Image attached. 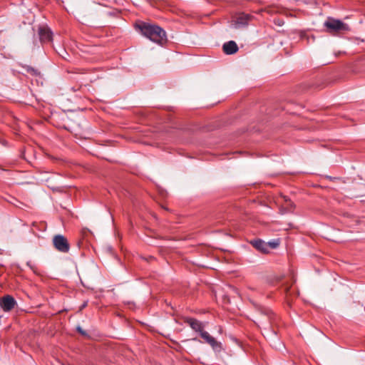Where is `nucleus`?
Wrapping results in <instances>:
<instances>
[{"label":"nucleus","instance_id":"5","mask_svg":"<svg viewBox=\"0 0 365 365\" xmlns=\"http://www.w3.org/2000/svg\"><path fill=\"white\" fill-rule=\"evenodd\" d=\"M200 336L204 341L207 343L214 350H220L221 349V343L218 342L213 336H212L207 331H203L200 334Z\"/></svg>","mask_w":365,"mask_h":365},{"label":"nucleus","instance_id":"10","mask_svg":"<svg viewBox=\"0 0 365 365\" xmlns=\"http://www.w3.org/2000/svg\"><path fill=\"white\" fill-rule=\"evenodd\" d=\"M252 245L258 250L262 252L266 253L268 252L267 245L261 240H257L252 242Z\"/></svg>","mask_w":365,"mask_h":365},{"label":"nucleus","instance_id":"2","mask_svg":"<svg viewBox=\"0 0 365 365\" xmlns=\"http://www.w3.org/2000/svg\"><path fill=\"white\" fill-rule=\"evenodd\" d=\"M324 26L329 33L335 34L341 31H348L349 26L341 21L333 18H328L324 22Z\"/></svg>","mask_w":365,"mask_h":365},{"label":"nucleus","instance_id":"3","mask_svg":"<svg viewBox=\"0 0 365 365\" xmlns=\"http://www.w3.org/2000/svg\"><path fill=\"white\" fill-rule=\"evenodd\" d=\"M53 243L55 248L61 252H68L69 251V244L65 237L58 235L53 237Z\"/></svg>","mask_w":365,"mask_h":365},{"label":"nucleus","instance_id":"7","mask_svg":"<svg viewBox=\"0 0 365 365\" xmlns=\"http://www.w3.org/2000/svg\"><path fill=\"white\" fill-rule=\"evenodd\" d=\"M185 322L194 331L199 332L200 334L204 331V325L201 322L193 318H188Z\"/></svg>","mask_w":365,"mask_h":365},{"label":"nucleus","instance_id":"14","mask_svg":"<svg viewBox=\"0 0 365 365\" xmlns=\"http://www.w3.org/2000/svg\"><path fill=\"white\" fill-rule=\"evenodd\" d=\"M77 330L78 331L79 333H81L82 335H86V332L80 327H77Z\"/></svg>","mask_w":365,"mask_h":365},{"label":"nucleus","instance_id":"12","mask_svg":"<svg viewBox=\"0 0 365 365\" xmlns=\"http://www.w3.org/2000/svg\"><path fill=\"white\" fill-rule=\"evenodd\" d=\"M286 202H287V209H289V210H291V208L293 207V203L290 201V200H285Z\"/></svg>","mask_w":365,"mask_h":365},{"label":"nucleus","instance_id":"1","mask_svg":"<svg viewBox=\"0 0 365 365\" xmlns=\"http://www.w3.org/2000/svg\"><path fill=\"white\" fill-rule=\"evenodd\" d=\"M137 27L144 36L155 43L163 44L167 41L165 31L157 25L143 22Z\"/></svg>","mask_w":365,"mask_h":365},{"label":"nucleus","instance_id":"8","mask_svg":"<svg viewBox=\"0 0 365 365\" xmlns=\"http://www.w3.org/2000/svg\"><path fill=\"white\" fill-rule=\"evenodd\" d=\"M238 51V46L234 41H230L223 45V51L227 55L235 53Z\"/></svg>","mask_w":365,"mask_h":365},{"label":"nucleus","instance_id":"4","mask_svg":"<svg viewBox=\"0 0 365 365\" xmlns=\"http://www.w3.org/2000/svg\"><path fill=\"white\" fill-rule=\"evenodd\" d=\"M16 301L11 295H5L0 299V307L4 312H9L14 308Z\"/></svg>","mask_w":365,"mask_h":365},{"label":"nucleus","instance_id":"9","mask_svg":"<svg viewBox=\"0 0 365 365\" xmlns=\"http://www.w3.org/2000/svg\"><path fill=\"white\" fill-rule=\"evenodd\" d=\"M249 20V15L242 14H240L232 24L235 29H238L240 26H245L247 24Z\"/></svg>","mask_w":365,"mask_h":365},{"label":"nucleus","instance_id":"6","mask_svg":"<svg viewBox=\"0 0 365 365\" xmlns=\"http://www.w3.org/2000/svg\"><path fill=\"white\" fill-rule=\"evenodd\" d=\"M38 35L41 42H50L52 41V32L47 26H41L38 29Z\"/></svg>","mask_w":365,"mask_h":365},{"label":"nucleus","instance_id":"13","mask_svg":"<svg viewBox=\"0 0 365 365\" xmlns=\"http://www.w3.org/2000/svg\"><path fill=\"white\" fill-rule=\"evenodd\" d=\"M269 245H270L271 247L275 248L278 246L279 242H269Z\"/></svg>","mask_w":365,"mask_h":365},{"label":"nucleus","instance_id":"11","mask_svg":"<svg viewBox=\"0 0 365 365\" xmlns=\"http://www.w3.org/2000/svg\"><path fill=\"white\" fill-rule=\"evenodd\" d=\"M262 312L267 316V319L269 322L270 324L273 323L275 320V316L274 314L272 313V312L267 308H264L263 309V310L262 311Z\"/></svg>","mask_w":365,"mask_h":365}]
</instances>
